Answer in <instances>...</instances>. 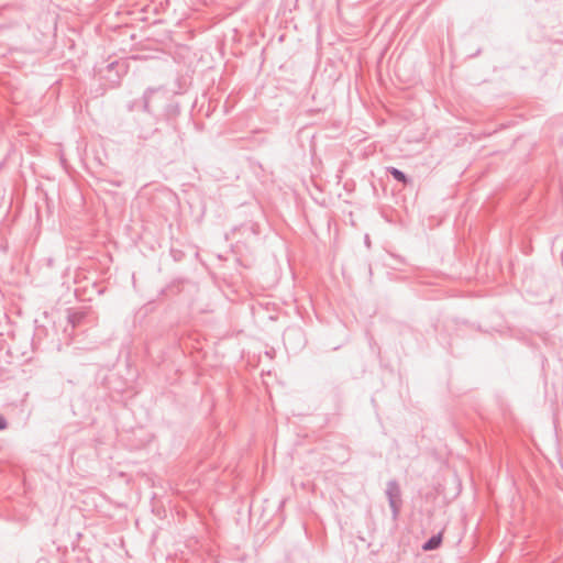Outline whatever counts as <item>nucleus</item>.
Listing matches in <instances>:
<instances>
[{"mask_svg":"<svg viewBox=\"0 0 563 563\" xmlns=\"http://www.w3.org/2000/svg\"><path fill=\"white\" fill-rule=\"evenodd\" d=\"M7 427H8V422H7L5 418L2 415H0V431L7 429Z\"/></svg>","mask_w":563,"mask_h":563,"instance_id":"obj_6","label":"nucleus"},{"mask_svg":"<svg viewBox=\"0 0 563 563\" xmlns=\"http://www.w3.org/2000/svg\"><path fill=\"white\" fill-rule=\"evenodd\" d=\"M442 542L441 533L432 536L422 547L424 551H432L440 547Z\"/></svg>","mask_w":563,"mask_h":563,"instance_id":"obj_3","label":"nucleus"},{"mask_svg":"<svg viewBox=\"0 0 563 563\" xmlns=\"http://www.w3.org/2000/svg\"><path fill=\"white\" fill-rule=\"evenodd\" d=\"M169 98L168 90L163 86L157 88H147L142 97L143 110L153 113L155 110L164 106Z\"/></svg>","mask_w":563,"mask_h":563,"instance_id":"obj_1","label":"nucleus"},{"mask_svg":"<svg viewBox=\"0 0 563 563\" xmlns=\"http://www.w3.org/2000/svg\"><path fill=\"white\" fill-rule=\"evenodd\" d=\"M400 487L396 481H389L386 487V496L388 498L389 507L391 509L393 519L397 520L400 511Z\"/></svg>","mask_w":563,"mask_h":563,"instance_id":"obj_2","label":"nucleus"},{"mask_svg":"<svg viewBox=\"0 0 563 563\" xmlns=\"http://www.w3.org/2000/svg\"><path fill=\"white\" fill-rule=\"evenodd\" d=\"M562 261H563V252H562Z\"/></svg>","mask_w":563,"mask_h":563,"instance_id":"obj_8","label":"nucleus"},{"mask_svg":"<svg viewBox=\"0 0 563 563\" xmlns=\"http://www.w3.org/2000/svg\"><path fill=\"white\" fill-rule=\"evenodd\" d=\"M291 334H298V335H300V331H299V330H296V329H290V330H288V331L285 333V338H288V336H290Z\"/></svg>","mask_w":563,"mask_h":563,"instance_id":"obj_7","label":"nucleus"},{"mask_svg":"<svg viewBox=\"0 0 563 563\" xmlns=\"http://www.w3.org/2000/svg\"><path fill=\"white\" fill-rule=\"evenodd\" d=\"M388 173L393 176L394 179H396L397 181H400V183H404V184H407L408 183V177L406 176V174L404 172H401L400 169L396 168V167H389L388 168Z\"/></svg>","mask_w":563,"mask_h":563,"instance_id":"obj_4","label":"nucleus"},{"mask_svg":"<svg viewBox=\"0 0 563 563\" xmlns=\"http://www.w3.org/2000/svg\"><path fill=\"white\" fill-rule=\"evenodd\" d=\"M155 131L156 130H153V129H150V130L141 129L139 131V137L142 139V140H147V139H150L155 133Z\"/></svg>","mask_w":563,"mask_h":563,"instance_id":"obj_5","label":"nucleus"}]
</instances>
